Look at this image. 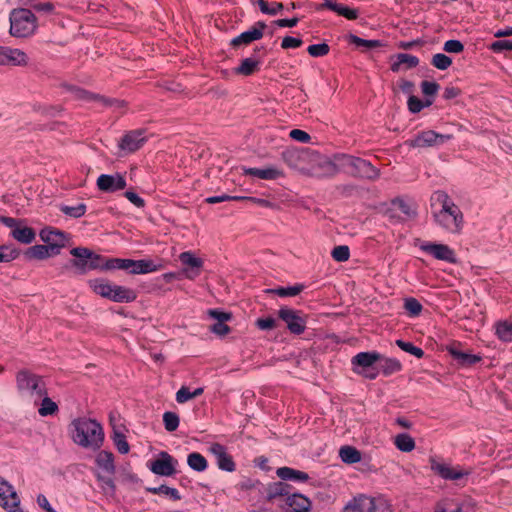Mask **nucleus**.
Masks as SVG:
<instances>
[{"instance_id": "1", "label": "nucleus", "mask_w": 512, "mask_h": 512, "mask_svg": "<svg viewBox=\"0 0 512 512\" xmlns=\"http://www.w3.org/2000/svg\"><path fill=\"white\" fill-rule=\"evenodd\" d=\"M430 201L434 222L449 233H460L464 223L463 214L448 194L435 191Z\"/></svg>"}, {"instance_id": "2", "label": "nucleus", "mask_w": 512, "mask_h": 512, "mask_svg": "<svg viewBox=\"0 0 512 512\" xmlns=\"http://www.w3.org/2000/svg\"><path fill=\"white\" fill-rule=\"evenodd\" d=\"M73 441L85 448H98L104 438L102 427L95 420L88 418L75 419L70 426Z\"/></svg>"}, {"instance_id": "3", "label": "nucleus", "mask_w": 512, "mask_h": 512, "mask_svg": "<svg viewBox=\"0 0 512 512\" xmlns=\"http://www.w3.org/2000/svg\"><path fill=\"white\" fill-rule=\"evenodd\" d=\"M10 35L16 38L32 36L38 27L37 17L31 10L15 8L10 12Z\"/></svg>"}, {"instance_id": "4", "label": "nucleus", "mask_w": 512, "mask_h": 512, "mask_svg": "<svg viewBox=\"0 0 512 512\" xmlns=\"http://www.w3.org/2000/svg\"><path fill=\"white\" fill-rule=\"evenodd\" d=\"M70 254L74 257L70 263L76 273L85 274L90 270H104L105 258L88 248L75 247L71 249Z\"/></svg>"}, {"instance_id": "5", "label": "nucleus", "mask_w": 512, "mask_h": 512, "mask_svg": "<svg viewBox=\"0 0 512 512\" xmlns=\"http://www.w3.org/2000/svg\"><path fill=\"white\" fill-rule=\"evenodd\" d=\"M114 269L126 270L132 274H147L159 270V266H157L152 260L147 259L132 260L121 258H105L104 270Z\"/></svg>"}, {"instance_id": "6", "label": "nucleus", "mask_w": 512, "mask_h": 512, "mask_svg": "<svg viewBox=\"0 0 512 512\" xmlns=\"http://www.w3.org/2000/svg\"><path fill=\"white\" fill-rule=\"evenodd\" d=\"M16 382L19 392L31 397L35 405H38V400L46 394V387L37 375L20 371L16 376Z\"/></svg>"}, {"instance_id": "7", "label": "nucleus", "mask_w": 512, "mask_h": 512, "mask_svg": "<svg viewBox=\"0 0 512 512\" xmlns=\"http://www.w3.org/2000/svg\"><path fill=\"white\" fill-rule=\"evenodd\" d=\"M381 360L378 352H360L351 359L353 371L368 379H375L378 375L377 362Z\"/></svg>"}, {"instance_id": "8", "label": "nucleus", "mask_w": 512, "mask_h": 512, "mask_svg": "<svg viewBox=\"0 0 512 512\" xmlns=\"http://www.w3.org/2000/svg\"><path fill=\"white\" fill-rule=\"evenodd\" d=\"M341 165L353 175L366 178L369 180H376L380 176V171L374 167L370 162L352 155H342Z\"/></svg>"}, {"instance_id": "9", "label": "nucleus", "mask_w": 512, "mask_h": 512, "mask_svg": "<svg viewBox=\"0 0 512 512\" xmlns=\"http://www.w3.org/2000/svg\"><path fill=\"white\" fill-rule=\"evenodd\" d=\"M278 316L283 320L288 330L293 334H302L306 328V319L300 311L288 307H282L278 311Z\"/></svg>"}, {"instance_id": "10", "label": "nucleus", "mask_w": 512, "mask_h": 512, "mask_svg": "<svg viewBox=\"0 0 512 512\" xmlns=\"http://www.w3.org/2000/svg\"><path fill=\"white\" fill-rule=\"evenodd\" d=\"M178 461L167 452L159 453L158 457L149 464L150 470L160 476H172L177 470Z\"/></svg>"}, {"instance_id": "11", "label": "nucleus", "mask_w": 512, "mask_h": 512, "mask_svg": "<svg viewBox=\"0 0 512 512\" xmlns=\"http://www.w3.org/2000/svg\"><path fill=\"white\" fill-rule=\"evenodd\" d=\"M451 139V135L439 134L433 130L422 131L408 143L411 147H430L442 145Z\"/></svg>"}, {"instance_id": "12", "label": "nucleus", "mask_w": 512, "mask_h": 512, "mask_svg": "<svg viewBox=\"0 0 512 512\" xmlns=\"http://www.w3.org/2000/svg\"><path fill=\"white\" fill-rule=\"evenodd\" d=\"M419 248L437 260L446 261L448 263L456 262L455 252L448 245L432 242H422Z\"/></svg>"}, {"instance_id": "13", "label": "nucleus", "mask_w": 512, "mask_h": 512, "mask_svg": "<svg viewBox=\"0 0 512 512\" xmlns=\"http://www.w3.org/2000/svg\"><path fill=\"white\" fill-rule=\"evenodd\" d=\"M390 217L400 221L414 218L417 215L416 205L412 201L396 198L391 202Z\"/></svg>"}, {"instance_id": "14", "label": "nucleus", "mask_w": 512, "mask_h": 512, "mask_svg": "<svg viewBox=\"0 0 512 512\" xmlns=\"http://www.w3.org/2000/svg\"><path fill=\"white\" fill-rule=\"evenodd\" d=\"M179 260L184 266L182 273L187 279L193 280L200 275L204 263L201 258L191 251H185L179 255Z\"/></svg>"}, {"instance_id": "15", "label": "nucleus", "mask_w": 512, "mask_h": 512, "mask_svg": "<svg viewBox=\"0 0 512 512\" xmlns=\"http://www.w3.org/2000/svg\"><path fill=\"white\" fill-rule=\"evenodd\" d=\"M208 451L215 457L219 469L227 472L235 471V462L225 446L219 443H212L208 447Z\"/></svg>"}, {"instance_id": "16", "label": "nucleus", "mask_w": 512, "mask_h": 512, "mask_svg": "<svg viewBox=\"0 0 512 512\" xmlns=\"http://www.w3.org/2000/svg\"><path fill=\"white\" fill-rule=\"evenodd\" d=\"M0 506L6 511L15 510V507L20 506V498L14 487L2 477H0Z\"/></svg>"}, {"instance_id": "17", "label": "nucleus", "mask_w": 512, "mask_h": 512, "mask_svg": "<svg viewBox=\"0 0 512 512\" xmlns=\"http://www.w3.org/2000/svg\"><path fill=\"white\" fill-rule=\"evenodd\" d=\"M28 61L29 58L24 51L0 46V65L26 66Z\"/></svg>"}, {"instance_id": "18", "label": "nucleus", "mask_w": 512, "mask_h": 512, "mask_svg": "<svg viewBox=\"0 0 512 512\" xmlns=\"http://www.w3.org/2000/svg\"><path fill=\"white\" fill-rule=\"evenodd\" d=\"M40 239L52 248V253L59 254L60 248L64 247L67 241L66 235L57 229L46 227L39 233Z\"/></svg>"}, {"instance_id": "19", "label": "nucleus", "mask_w": 512, "mask_h": 512, "mask_svg": "<svg viewBox=\"0 0 512 512\" xmlns=\"http://www.w3.org/2000/svg\"><path fill=\"white\" fill-rule=\"evenodd\" d=\"M431 469L446 480L456 481L469 474V471L438 462L434 459L431 460Z\"/></svg>"}, {"instance_id": "20", "label": "nucleus", "mask_w": 512, "mask_h": 512, "mask_svg": "<svg viewBox=\"0 0 512 512\" xmlns=\"http://www.w3.org/2000/svg\"><path fill=\"white\" fill-rule=\"evenodd\" d=\"M97 187L103 192H115L124 189L126 187V181L119 174H102L97 179Z\"/></svg>"}, {"instance_id": "21", "label": "nucleus", "mask_w": 512, "mask_h": 512, "mask_svg": "<svg viewBox=\"0 0 512 512\" xmlns=\"http://www.w3.org/2000/svg\"><path fill=\"white\" fill-rule=\"evenodd\" d=\"M67 89L73 94V96L77 99H82L88 102H95L100 106H120L121 102L115 99H107L103 96L89 93L85 90H82L77 87L68 86Z\"/></svg>"}, {"instance_id": "22", "label": "nucleus", "mask_w": 512, "mask_h": 512, "mask_svg": "<svg viewBox=\"0 0 512 512\" xmlns=\"http://www.w3.org/2000/svg\"><path fill=\"white\" fill-rule=\"evenodd\" d=\"M266 28V24L264 22H257L247 31L241 33L239 36L235 37L231 41V45L239 46L242 44H249L253 41L259 40L263 37V31Z\"/></svg>"}, {"instance_id": "23", "label": "nucleus", "mask_w": 512, "mask_h": 512, "mask_svg": "<svg viewBox=\"0 0 512 512\" xmlns=\"http://www.w3.org/2000/svg\"><path fill=\"white\" fill-rule=\"evenodd\" d=\"M145 142L143 131L136 130L127 133L121 140L120 148L128 152L138 150Z\"/></svg>"}, {"instance_id": "24", "label": "nucleus", "mask_w": 512, "mask_h": 512, "mask_svg": "<svg viewBox=\"0 0 512 512\" xmlns=\"http://www.w3.org/2000/svg\"><path fill=\"white\" fill-rule=\"evenodd\" d=\"M285 504L293 511V512H307L311 507V501L309 498L302 494H292L288 495L285 498Z\"/></svg>"}, {"instance_id": "25", "label": "nucleus", "mask_w": 512, "mask_h": 512, "mask_svg": "<svg viewBox=\"0 0 512 512\" xmlns=\"http://www.w3.org/2000/svg\"><path fill=\"white\" fill-rule=\"evenodd\" d=\"M324 8H328L349 20H354L358 17V11L356 9H351L347 6L337 4L334 0H326L323 4L317 7V10H322Z\"/></svg>"}, {"instance_id": "26", "label": "nucleus", "mask_w": 512, "mask_h": 512, "mask_svg": "<svg viewBox=\"0 0 512 512\" xmlns=\"http://www.w3.org/2000/svg\"><path fill=\"white\" fill-rule=\"evenodd\" d=\"M474 508V504L469 501L460 505L453 499H444L438 503L435 512H469Z\"/></svg>"}, {"instance_id": "27", "label": "nucleus", "mask_w": 512, "mask_h": 512, "mask_svg": "<svg viewBox=\"0 0 512 512\" xmlns=\"http://www.w3.org/2000/svg\"><path fill=\"white\" fill-rule=\"evenodd\" d=\"M419 64V59L411 54L399 53L395 56V60L391 65V70L393 72H398L402 68L411 69L416 67Z\"/></svg>"}, {"instance_id": "28", "label": "nucleus", "mask_w": 512, "mask_h": 512, "mask_svg": "<svg viewBox=\"0 0 512 512\" xmlns=\"http://www.w3.org/2000/svg\"><path fill=\"white\" fill-rule=\"evenodd\" d=\"M136 297L134 290L114 284L110 300L119 303H129L134 301Z\"/></svg>"}, {"instance_id": "29", "label": "nucleus", "mask_w": 512, "mask_h": 512, "mask_svg": "<svg viewBox=\"0 0 512 512\" xmlns=\"http://www.w3.org/2000/svg\"><path fill=\"white\" fill-rule=\"evenodd\" d=\"M210 315L217 320V323H215L211 330L215 334L219 336H224L229 333L230 328L225 324V321L230 319V315L224 312H220L217 310H211Z\"/></svg>"}, {"instance_id": "30", "label": "nucleus", "mask_w": 512, "mask_h": 512, "mask_svg": "<svg viewBox=\"0 0 512 512\" xmlns=\"http://www.w3.org/2000/svg\"><path fill=\"white\" fill-rule=\"evenodd\" d=\"M276 474L282 480L305 482L309 479L307 473L290 467H280L277 469Z\"/></svg>"}, {"instance_id": "31", "label": "nucleus", "mask_w": 512, "mask_h": 512, "mask_svg": "<svg viewBox=\"0 0 512 512\" xmlns=\"http://www.w3.org/2000/svg\"><path fill=\"white\" fill-rule=\"evenodd\" d=\"M243 173L245 175H250L253 177H257L259 179H265V180H273L280 176V171L268 167V168H243Z\"/></svg>"}, {"instance_id": "32", "label": "nucleus", "mask_w": 512, "mask_h": 512, "mask_svg": "<svg viewBox=\"0 0 512 512\" xmlns=\"http://www.w3.org/2000/svg\"><path fill=\"white\" fill-rule=\"evenodd\" d=\"M89 286L97 295L110 300L113 283L105 279H94L89 281Z\"/></svg>"}, {"instance_id": "33", "label": "nucleus", "mask_w": 512, "mask_h": 512, "mask_svg": "<svg viewBox=\"0 0 512 512\" xmlns=\"http://www.w3.org/2000/svg\"><path fill=\"white\" fill-rule=\"evenodd\" d=\"M54 255L57 254L52 253V248L47 245H34L28 248L25 252V257L27 259L43 260Z\"/></svg>"}, {"instance_id": "34", "label": "nucleus", "mask_w": 512, "mask_h": 512, "mask_svg": "<svg viewBox=\"0 0 512 512\" xmlns=\"http://www.w3.org/2000/svg\"><path fill=\"white\" fill-rule=\"evenodd\" d=\"M11 235L18 242L30 244L34 241L36 234L32 228L18 225L12 230Z\"/></svg>"}, {"instance_id": "35", "label": "nucleus", "mask_w": 512, "mask_h": 512, "mask_svg": "<svg viewBox=\"0 0 512 512\" xmlns=\"http://www.w3.org/2000/svg\"><path fill=\"white\" fill-rule=\"evenodd\" d=\"M97 465L108 473H114V457L111 452L100 451L96 456Z\"/></svg>"}, {"instance_id": "36", "label": "nucleus", "mask_w": 512, "mask_h": 512, "mask_svg": "<svg viewBox=\"0 0 512 512\" xmlns=\"http://www.w3.org/2000/svg\"><path fill=\"white\" fill-rule=\"evenodd\" d=\"M378 371L381 370L384 375L393 374L401 369V364L393 358H385L381 355V360L377 362Z\"/></svg>"}, {"instance_id": "37", "label": "nucleus", "mask_w": 512, "mask_h": 512, "mask_svg": "<svg viewBox=\"0 0 512 512\" xmlns=\"http://www.w3.org/2000/svg\"><path fill=\"white\" fill-rule=\"evenodd\" d=\"M187 464L192 470L197 472H203L208 467L207 460L198 452H192L187 456Z\"/></svg>"}, {"instance_id": "38", "label": "nucleus", "mask_w": 512, "mask_h": 512, "mask_svg": "<svg viewBox=\"0 0 512 512\" xmlns=\"http://www.w3.org/2000/svg\"><path fill=\"white\" fill-rule=\"evenodd\" d=\"M339 457L347 464H354L361 461V453L352 446L341 447L339 450Z\"/></svg>"}, {"instance_id": "39", "label": "nucleus", "mask_w": 512, "mask_h": 512, "mask_svg": "<svg viewBox=\"0 0 512 512\" xmlns=\"http://www.w3.org/2000/svg\"><path fill=\"white\" fill-rule=\"evenodd\" d=\"M495 333L503 342H512V322L499 321L495 324Z\"/></svg>"}, {"instance_id": "40", "label": "nucleus", "mask_w": 512, "mask_h": 512, "mask_svg": "<svg viewBox=\"0 0 512 512\" xmlns=\"http://www.w3.org/2000/svg\"><path fill=\"white\" fill-rule=\"evenodd\" d=\"M38 404L40 405L38 413L43 417L53 415L58 411L57 404L47 396V393L38 400Z\"/></svg>"}, {"instance_id": "41", "label": "nucleus", "mask_w": 512, "mask_h": 512, "mask_svg": "<svg viewBox=\"0 0 512 512\" xmlns=\"http://www.w3.org/2000/svg\"><path fill=\"white\" fill-rule=\"evenodd\" d=\"M394 444L400 451L403 452H410L415 448L414 439L406 433L398 434L395 437Z\"/></svg>"}, {"instance_id": "42", "label": "nucleus", "mask_w": 512, "mask_h": 512, "mask_svg": "<svg viewBox=\"0 0 512 512\" xmlns=\"http://www.w3.org/2000/svg\"><path fill=\"white\" fill-rule=\"evenodd\" d=\"M259 69V61L254 58H245L236 68V73L241 75H251Z\"/></svg>"}, {"instance_id": "43", "label": "nucleus", "mask_w": 512, "mask_h": 512, "mask_svg": "<svg viewBox=\"0 0 512 512\" xmlns=\"http://www.w3.org/2000/svg\"><path fill=\"white\" fill-rule=\"evenodd\" d=\"M148 491L152 494L167 496L173 500H179L181 498L179 491L177 489L171 488V487H168L165 485H161L159 487L148 488Z\"/></svg>"}, {"instance_id": "44", "label": "nucleus", "mask_w": 512, "mask_h": 512, "mask_svg": "<svg viewBox=\"0 0 512 512\" xmlns=\"http://www.w3.org/2000/svg\"><path fill=\"white\" fill-rule=\"evenodd\" d=\"M404 308L411 317H416L420 315L423 309L422 304L416 298L413 297L406 298L404 300Z\"/></svg>"}, {"instance_id": "45", "label": "nucleus", "mask_w": 512, "mask_h": 512, "mask_svg": "<svg viewBox=\"0 0 512 512\" xmlns=\"http://www.w3.org/2000/svg\"><path fill=\"white\" fill-rule=\"evenodd\" d=\"M431 64L439 70H446L451 66L452 59L443 53H437L433 55Z\"/></svg>"}, {"instance_id": "46", "label": "nucleus", "mask_w": 512, "mask_h": 512, "mask_svg": "<svg viewBox=\"0 0 512 512\" xmlns=\"http://www.w3.org/2000/svg\"><path fill=\"white\" fill-rule=\"evenodd\" d=\"M113 441L121 454L129 452V444L126 441L125 435L120 430L114 429Z\"/></svg>"}, {"instance_id": "47", "label": "nucleus", "mask_w": 512, "mask_h": 512, "mask_svg": "<svg viewBox=\"0 0 512 512\" xmlns=\"http://www.w3.org/2000/svg\"><path fill=\"white\" fill-rule=\"evenodd\" d=\"M303 289V285H295L290 287H280L270 291L277 294L280 297H293L298 295Z\"/></svg>"}, {"instance_id": "48", "label": "nucleus", "mask_w": 512, "mask_h": 512, "mask_svg": "<svg viewBox=\"0 0 512 512\" xmlns=\"http://www.w3.org/2000/svg\"><path fill=\"white\" fill-rule=\"evenodd\" d=\"M349 40L351 43L355 44L358 47H363L365 49H373L380 47L382 44L379 40H366L362 39L356 35H350Z\"/></svg>"}, {"instance_id": "49", "label": "nucleus", "mask_w": 512, "mask_h": 512, "mask_svg": "<svg viewBox=\"0 0 512 512\" xmlns=\"http://www.w3.org/2000/svg\"><path fill=\"white\" fill-rule=\"evenodd\" d=\"M165 429L169 432L175 431L179 426V417L174 412H165L163 414Z\"/></svg>"}, {"instance_id": "50", "label": "nucleus", "mask_w": 512, "mask_h": 512, "mask_svg": "<svg viewBox=\"0 0 512 512\" xmlns=\"http://www.w3.org/2000/svg\"><path fill=\"white\" fill-rule=\"evenodd\" d=\"M258 4L261 12L268 15H276L279 11L283 9L282 3L278 2L268 4L265 0H258Z\"/></svg>"}, {"instance_id": "51", "label": "nucleus", "mask_w": 512, "mask_h": 512, "mask_svg": "<svg viewBox=\"0 0 512 512\" xmlns=\"http://www.w3.org/2000/svg\"><path fill=\"white\" fill-rule=\"evenodd\" d=\"M332 258L337 262H345L350 257L349 247L346 245L336 246L331 252Z\"/></svg>"}, {"instance_id": "52", "label": "nucleus", "mask_w": 512, "mask_h": 512, "mask_svg": "<svg viewBox=\"0 0 512 512\" xmlns=\"http://www.w3.org/2000/svg\"><path fill=\"white\" fill-rule=\"evenodd\" d=\"M396 344L400 349L416 356L417 358H422L424 355L423 350L419 347L414 346L411 342L397 340Z\"/></svg>"}, {"instance_id": "53", "label": "nucleus", "mask_w": 512, "mask_h": 512, "mask_svg": "<svg viewBox=\"0 0 512 512\" xmlns=\"http://www.w3.org/2000/svg\"><path fill=\"white\" fill-rule=\"evenodd\" d=\"M65 215L70 217L79 218L86 212V206L84 204H78L76 206H62L60 209Z\"/></svg>"}, {"instance_id": "54", "label": "nucleus", "mask_w": 512, "mask_h": 512, "mask_svg": "<svg viewBox=\"0 0 512 512\" xmlns=\"http://www.w3.org/2000/svg\"><path fill=\"white\" fill-rule=\"evenodd\" d=\"M269 498L277 496H288V485L282 482H277L271 485L268 489Z\"/></svg>"}, {"instance_id": "55", "label": "nucleus", "mask_w": 512, "mask_h": 512, "mask_svg": "<svg viewBox=\"0 0 512 512\" xmlns=\"http://www.w3.org/2000/svg\"><path fill=\"white\" fill-rule=\"evenodd\" d=\"M312 57H321L329 53V46L325 43L310 45L307 49Z\"/></svg>"}, {"instance_id": "56", "label": "nucleus", "mask_w": 512, "mask_h": 512, "mask_svg": "<svg viewBox=\"0 0 512 512\" xmlns=\"http://www.w3.org/2000/svg\"><path fill=\"white\" fill-rule=\"evenodd\" d=\"M493 52L512 51V40H497L490 45Z\"/></svg>"}, {"instance_id": "57", "label": "nucleus", "mask_w": 512, "mask_h": 512, "mask_svg": "<svg viewBox=\"0 0 512 512\" xmlns=\"http://www.w3.org/2000/svg\"><path fill=\"white\" fill-rule=\"evenodd\" d=\"M18 252L8 246H0V262H10L17 258Z\"/></svg>"}, {"instance_id": "58", "label": "nucleus", "mask_w": 512, "mask_h": 512, "mask_svg": "<svg viewBox=\"0 0 512 512\" xmlns=\"http://www.w3.org/2000/svg\"><path fill=\"white\" fill-rule=\"evenodd\" d=\"M443 49L447 53L457 54L464 50V46L459 40H448L444 43Z\"/></svg>"}, {"instance_id": "59", "label": "nucleus", "mask_w": 512, "mask_h": 512, "mask_svg": "<svg viewBox=\"0 0 512 512\" xmlns=\"http://www.w3.org/2000/svg\"><path fill=\"white\" fill-rule=\"evenodd\" d=\"M276 323L273 317L259 318L256 321V326L260 330H272L276 327Z\"/></svg>"}, {"instance_id": "60", "label": "nucleus", "mask_w": 512, "mask_h": 512, "mask_svg": "<svg viewBox=\"0 0 512 512\" xmlns=\"http://www.w3.org/2000/svg\"><path fill=\"white\" fill-rule=\"evenodd\" d=\"M480 360H481V358L479 356L465 353V352L458 354V359H457V361L461 365H472L474 363L479 362Z\"/></svg>"}, {"instance_id": "61", "label": "nucleus", "mask_w": 512, "mask_h": 512, "mask_svg": "<svg viewBox=\"0 0 512 512\" xmlns=\"http://www.w3.org/2000/svg\"><path fill=\"white\" fill-rule=\"evenodd\" d=\"M422 93L427 96H433L439 90V85L436 82L432 81H423L421 83Z\"/></svg>"}, {"instance_id": "62", "label": "nucleus", "mask_w": 512, "mask_h": 512, "mask_svg": "<svg viewBox=\"0 0 512 512\" xmlns=\"http://www.w3.org/2000/svg\"><path fill=\"white\" fill-rule=\"evenodd\" d=\"M289 135L293 140L301 143H308L311 139L310 135L307 132L300 129L291 130Z\"/></svg>"}, {"instance_id": "63", "label": "nucleus", "mask_w": 512, "mask_h": 512, "mask_svg": "<svg viewBox=\"0 0 512 512\" xmlns=\"http://www.w3.org/2000/svg\"><path fill=\"white\" fill-rule=\"evenodd\" d=\"M193 398L192 392L186 386H182L176 393V401L178 403H185Z\"/></svg>"}, {"instance_id": "64", "label": "nucleus", "mask_w": 512, "mask_h": 512, "mask_svg": "<svg viewBox=\"0 0 512 512\" xmlns=\"http://www.w3.org/2000/svg\"><path fill=\"white\" fill-rule=\"evenodd\" d=\"M302 45V40L294 37H284L281 43L283 49L298 48Z\"/></svg>"}]
</instances>
